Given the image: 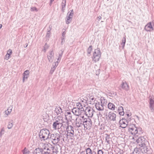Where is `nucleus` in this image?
<instances>
[{"label": "nucleus", "instance_id": "1", "mask_svg": "<svg viewBox=\"0 0 154 154\" xmlns=\"http://www.w3.org/2000/svg\"><path fill=\"white\" fill-rule=\"evenodd\" d=\"M47 154H53L55 152L54 147L50 143H44L42 148Z\"/></svg>", "mask_w": 154, "mask_h": 154}, {"label": "nucleus", "instance_id": "2", "mask_svg": "<svg viewBox=\"0 0 154 154\" xmlns=\"http://www.w3.org/2000/svg\"><path fill=\"white\" fill-rule=\"evenodd\" d=\"M50 133L49 131L46 129L41 130L39 134V136L41 141L45 140L49 138Z\"/></svg>", "mask_w": 154, "mask_h": 154}, {"label": "nucleus", "instance_id": "3", "mask_svg": "<svg viewBox=\"0 0 154 154\" xmlns=\"http://www.w3.org/2000/svg\"><path fill=\"white\" fill-rule=\"evenodd\" d=\"M141 130V128H137L134 125L130 126L128 128L129 131L132 134L137 136H138V134H140Z\"/></svg>", "mask_w": 154, "mask_h": 154}, {"label": "nucleus", "instance_id": "4", "mask_svg": "<svg viewBox=\"0 0 154 154\" xmlns=\"http://www.w3.org/2000/svg\"><path fill=\"white\" fill-rule=\"evenodd\" d=\"M66 130L67 132V136L70 139H72L74 136V131L73 127L68 125Z\"/></svg>", "mask_w": 154, "mask_h": 154}, {"label": "nucleus", "instance_id": "5", "mask_svg": "<svg viewBox=\"0 0 154 154\" xmlns=\"http://www.w3.org/2000/svg\"><path fill=\"white\" fill-rule=\"evenodd\" d=\"M52 143L56 144L58 143L60 140V135L57 133L51 134L49 138Z\"/></svg>", "mask_w": 154, "mask_h": 154}, {"label": "nucleus", "instance_id": "6", "mask_svg": "<svg viewBox=\"0 0 154 154\" xmlns=\"http://www.w3.org/2000/svg\"><path fill=\"white\" fill-rule=\"evenodd\" d=\"M58 119L57 117V120L54 122L53 125V127L54 130L60 129L63 126V121L62 119Z\"/></svg>", "mask_w": 154, "mask_h": 154}, {"label": "nucleus", "instance_id": "7", "mask_svg": "<svg viewBox=\"0 0 154 154\" xmlns=\"http://www.w3.org/2000/svg\"><path fill=\"white\" fill-rule=\"evenodd\" d=\"M84 118V116L77 117L75 119V125L78 128L82 127L83 126V121Z\"/></svg>", "mask_w": 154, "mask_h": 154}, {"label": "nucleus", "instance_id": "8", "mask_svg": "<svg viewBox=\"0 0 154 154\" xmlns=\"http://www.w3.org/2000/svg\"><path fill=\"white\" fill-rule=\"evenodd\" d=\"M92 125V122L91 119L89 117L85 118L83 121V126L85 128L87 129L90 128Z\"/></svg>", "mask_w": 154, "mask_h": 154}, {"label": "nucleus", "instance_id": "9", "mask_svg": "<svg viewBox=\"0 0 154 154\" xmlns=\"http://www.w3.org/2000/svg\"><path fill=\"white\" fill-rule=\"evenodd\" d=\"M101 53L99 49H95L92 57L93 60L95 62L98 61L101 57Z\"/></svg>", "mask_w": 154, "mask_h": 154}, {"label": "nucleus", "instance_id": "10", "mask_svg": "<svg viewBox=\"0 0 154 154\" xmlns=\"http://www.w3.org/2000/svg\"><path fill=\"white\" fill-rule=\"evenodd\" d=\"M94 113V111L93 108L90 107H87L84 110V113L88 117H92Z\"/></svg>", "mask_w": 154, "mask_h": 154}, {"label": "nucleus", "instance_id": "11", "mask_svg": "<svg viewBox=\"0 0 154 154\" xmlns=\"http://www.w3.org/2000/svg\"><path fill=\"white\" fill-rule=\"evenodd\" d=\"M72 112L77 117L83 116V114H84V111H82V110H80L75 107H74L72 109Z\"/></svg>", "mask_w": 154, "mask_h": 154}, {"label": "nucleus", "instance_id": "12", "mask_svg": "<svg viewBox=\"0 0 154 154\" xmlns=\"http://www.w3.org/2000/svg\"><path fill=\"white\" fill-rule=\"evenodd\" d=\"M73 15V10H71L68 13L66 20V24H68L70 23L72 20Z\"/></svg>", "mask_w": 154, "mask_h": 154}, {"label": "nucleus", "instance_id": "13", "mask_svg": "<svg viewBox=\"0 0 154 154\" xmlns=\"http://www.w3.org/2000/svg\"><path fill=\"white\" fill-rule=\"evenodd\" d=\"M136 142L138 145L140 146L144 145L147 144V142L145 140V139L143 137H140L137 140Z\"/></svg>", "mask_w": 154, "mask_h": 154}, {"label": "nucleus", "instance_id": "14", "mask_svg": "<svg viewBox=\"0 0 154 154\" xmlns=\"http://www.w3.org/2000/svg\"><path fill=\"white\" fill-rule=\"evenodd\" d=\"M54 53L53 50L50 51L47 55L48 59L49 62L52 63L54 59Z\"/></svg>", "mask_w": 154, "mask_h": 154}, {"label": "nucleus", "instance_id": "15", "mask_svg": "<svg viewBox=\"0 0 154 154\" xmlns=\"http://www.w3.org/2000/svg\"><path fill=\"white\" fill-rule=\"evenodd\" d=\"M95 106L96 109L99 111H102L104 109V106L100 102H97Z\"/></svg>", "mask_w": 154, "mask_h": 154}, {"label": "nucleus", "instance_id": "16", "mask_svg": "<svg viewBox=\"0 0 154 154\" xmlns=\"http://www.w3.org/2000/svg\"><path fill=\"white\" fill-rule=\"evenodd\" d=\"M108 116L109 119L111 121H114L116 120V114L113 112H109Z\"/></svg>", "mask_w": 154, "mask_h": 154}, {"label": "nucleus", "instance_id": "17", "mask_svg": "<svg viewBox=\"0 0 154 154\" xmlns=\"http://www.w3.org/2000/svg\"><path fill=\"white\" fill-rule=\"evenodd\" d=\"M120 127L122 128H125L128 125V122L126 120L122 119L119 122Z\"/></svg>", "mask_w": 154, "mask_h": 154}, {"label": "nucleus", "instance_id": "18", "mask_svg": "<svg viewBox=\"0 0 154 154\" xmlns=\"http://www.w3.org/2000/svg\"><path fill=\"white\" fill-rule=\"evenodd\" d=\"M121 88L123 89L128 91L129 89L128 85L126 81H123L121 84Z\"/></svg>", "mask_w": 154, "mask_h": 154}, {"label": "nucleus", "instance_id": "19", "mask_svg": "<svg viewBox=\"0 0 154 154\" xmlns=\"http://www.w3.org/2000/svg\"><path fill=\"white\" fill-rule=\"evenodd\" d=\"M96 96V95H93V96H90L87 100L90 102V103L91 104H93L94 103H96L97 102L95 97Z\"/></svg>", "mask_w": 154, "mask_h": 154}, {"label": "nucleus", "instance_id": "20", "mask_svg": "<svg viewBox=\"0 0 154 154\" xmlns=\"http://www.w3.org/2000/svg\"><path fill=\"white\" fill-rule=\"evenodd\" d=\"M46 152L44 151L42 148H36L33 152V154H44Z\"/></svg>", "mask_w": 154, "mask_h": 154}, {"label": "nucleus", "instance_id": "21", "mask_svg": "<svg viewBox=\"0 0 154 154\" xmlns=\"http://www.w3.org/2000/svg\"><path fill=\"white\" fill-rule=\"evenodd\" d=\"M147 144L140 146V149L142 153H146L148 151V149L146 145Z\"/></svg>", "mask_w": 154, "mask_h": 154}, {"label": "nucleus", "instance_id": "22", "mask_svg": "<svg viewBox=\"0 0 154 154\" xmlns=\"http://www.w3.org/2000/svg\"><path fill=\"white\" fill-rule=\"evenodd\" d=\"M145 29L148 31L152 30L153 29L152 25L151 23L150 22L146 25L145 26Z\"/></svg>", "mask_w": 154, "mask_h": 154}, {"label": "nucleus", "instance_id": "23", "mask_svg": "<svg viewBox=\"0 0 154 154\" xmlns=\"http://www.w3.org/2000/svg\"><path fill=\"white\" fill-rule=\"evenodd\" d=\"M29 70H26L24 71V72L23 73V82H24L25 79L27 80L29 77Z\"/></svg>", "mask_w": 154, "mask_h": 154}, {"label": "nucleus", "instance_id": "24", "mask_svg": "<svg viewBox=\"0 0 154 154\" xmlns=\"http://www.w3.org/2000/svg\"><path fill=\"white\" fill-rule=\"evenodd\" d=\"M49 117V116L46 112H43L42 113V118L45 121L47 120Z\"/></svg>", "mask_w": 154, "mask_h": 154}, {"label": "nucleus", "instance_id": "25", "mask_svg": "<svg viewBox=\"0 0 154 154\" xmlns=\"http://www.w3.org/2000/svg\"><path fill=\"white\" fill-rule=\"evenodd\" d=\"M55 111L57 115L61 114L63 112L61 107L59 106L56 107Z\"/></svg>", "mask_w": 154, "mask_h": 154}, {"label": "nucleus", "instance_id": "26", "mask_svg": "<svg viewBox=\"0 0 154 154\" xmlns=\"http://www.w3.org/2000/svg\"><path fill=\"white\" fill-rule=\"evenodd\" d=\"M76 106H77L76 107H75L76 108H78L80 110H82V111H84L83 106L82 105L81 103L80 102L77 103H76Z\"/></svg>", "mask_w": 154, "mask_h": 154}, {"label": "nucleus", "instance_id": "27", "mask_svg": "<svg viewBox=\"0 0 154 154\" xmlns=\"http://www.w3.org/2000/svg\"><path fill=\"white\" fill-rule=\"evenodd\" d=\"M149 104L150 109L151 110H153L154 107V101L151 98L149 99Z\"/></svg>", "mask_w": 154, "mask_h": 154}, {"label": "nucleus", "instance_id": "28", "mask_svg": "<svg viewBox=\"0 0 154 154\" xmlns=\"http://www.w3.org/2000/svg\"><path fill=\"white\" fill-rule=\"evenodd\" d=\"M118 112L120 115L123 116L124 114L123 108L121 106L119 107L118 109Z\"/></svg>", "mask_w": 154, "mask_h": 154}, {"label": "nucleus", "instance_id": "29", "mask_svg": "<svg viewBox=\"0 0 154 154\" xmlns=\"http://www.w3.org/2000/svg\"><path fill=\"white\" fill-rule=\"evenodd\" d=\"M108 107L109 109L112 110H114L115 109V106L113 103H109L108 104Z\"/></svg>", "mask_w": 154, "mask_h": 154}, {"label": "nucleus", "instance_id": "30", "mask_svg": "<svg viewBox=\"0 0 154 154\" xmlns=\"http://www.w3.org/2000/svg\"><path fill=\"white\" fill-rule=\"evenodd\" d=\"M66 5V0H63L61 4L62 11L63 12L65 10V6Z\"/></svg>", "mask_w": 154, "mask_h": 154}, {"label": "nucleus", "instance_id": "31", "mask_svg": "<svg viewBox=\"0 0 154 154\" xmlns=\"http://www.w3.org/2000/svg\"><path fill=\"white\" fill-rule=\"evenodd\" d=\"M100 102L102 103L104 106L105 104H106L107 103L106 100L103 97H100Z\"/></svg>", "mask_w": 154, "mask_h": 154}, {"label": "nucleus", "instance_id": "32", "mask_svg": "<svg viewBox=\"0 0 154 154\" xmlns=\"http://www.w3.org/2000/svg\"><path fill=\"white\" fill-rule=\"evenodd\" d=\"M141 152L140 149L136 148L134 149L132 154H141Z\"/></svg>", "mask_w": 154, "mask_h": 154}, {"label": "nucleus", "instance_id": "33", "mask_svg": "<svg viewBox=\"0 0 154 154\" xmlns=\"http://www.w3.org/2000/svg\"><path fill=\"white\" fill-rule=\"evenodd\" d=\"M12 106H10L8 107V109L5 111V114L7 115L10 114L12 111Z\"/></svg>", "mask_w": 154, "mask_h": 154}, {"label": "nucleus", "instance_id": "34", "mask_svg": "<svg viewBox=\"0 0 154 154\" xmlns=\"http://www.w3.org/2000/svg\"><path fill=\"white\" fill-rule=\"evenodd\" d=\"M65 116H66V118L68 117L69 119H72V114L70 112H66L65 113Z\"/></svg>", "mask_w": 154, "mask_h": 154}, {"label": "nucleus", "instance_id": "35", "mask_svg": "<svg viewBox=\"0 0 154 154\" xmlns=\"http://www.w3.org/2000/svg\"><path fill=\"white\" fill-rule=\"evenodd\" d=\"M13 123L14 122L13 120H11L10 122H9L7 127L8 129H10L12 128L13 125Z\"/></svg>", "mask_w": 154, "mask_h": 154}, {"label": "nucleus", "instance_id": "36", "mask_svg": "<svg viewBox=\"0 0 154 154\" xmlns=\"http://www.w3.org/2000/svg\"><path fill=\"white\" fill-rule=\"evenodd\" d=\"M106 136L105 137L106 141L107 142L108 144H109L111 140V138L109 137V136L108 135L106 134Z\"/></svg>", "mask_w": 154, "mask_h": 154}, {"label": "nucleus", "instance_id": "37", "mask_svg": "<svg viewBox=\"0 0 154 154\" xmlns=\"http://www.w3.org/2000/svg\"><path fill=\"white\" fill-rule=\"evenodd\" d=\"M23 154H29V151L26 148H25L22 151Z\"/></svg>", "mask_w": 154, "mask_h": 154}, {"label": "nucleus", "instance_id": "38", "mask_svg": "<svg viewBox=\"0 0 154 154\" xmlns=\"http://www.w3.org/2000/svg\"><path fill=\"white\" fill-rule=\"evenodd\" d=\"M126 42V38L125 36L124 37L122 40V43L121 44V45H122L123 48L125 46V44Z\"/></svg>", "mask_w": 154, "mask_h": 154}, {"label": "nucleus", "instance_id": "39", "mask_svg": "<svg viewBox=\"0 0 154 154\" xmlns=\"http://www.w3.org/2000/svg\"><path fill=\"white\" fill-rule=\"evenodd\" d=\"M86 154H92L91 149L89 148H88L86 149Z\"/></svg>", "mask_w": 154, "mask_h": 154}, {"label": "nucleus", "instance_id": "40", "mask_svg": "<svg viewBox=\"0 0 154 154\" xmlns=\"http://www.w3.org/2000/svg\"><path fill=\"white\" fill-rule=\"evenodd\" d=\"M5 128L4 127L2 128L1 131L0 132V137H1L2 135L4 134L5 133Z\"/></svg>", "mask_w": 154, "mask_h": 154}, {"label": "nucleus", "instance_id": "41", "mask_svg": "<svg viewBox=\"0 0 154 154\" xmlns=\"http://www.w3.org/2000/svg\"><path fill=\"white\" fill-rule=\"evenodd\" d=\"M48 47L49 46L48 45H47V43H45L44 46L43 47L44 48L42 50V51H43L44 52H45L47 50L48 48Z\"/></svg>", "mask_w": 154, "mask_h": 154}, {"label": "nucleus", "instance_id": "42", "mask_svg": "<svg viewBox=\"0 0 154 154\" xmlns=\"http://www.w3.org/2000/svg\"><path fill=\"white\" fill-rule=\"evenodd\" d=\"M92 50V46H90L89 47L88 49V53L89 54H90Z\"/></svg>", "mask_w": 154, "mask_h": 154}, {"label": "nucleus", "instance_id": "43", "mask_svg": "<svg viewBox=\"0 0 154 154\" xmlns=\"http://www.w3.org/2000/svg\"><path fill=\"white\" fill-rule=\"evenodd\" d=\"M10 55V54L8 52L5 57V59L8 60L9 58Z\"/></svg>", "mask_w": 154, "mask_h": 154}, {"label": "nucleus", "instance_id": "44", "mask_svg": "<svg viewBox=\"0 0 154 154\" xmlns=\"http://www.w3.org/2000/svg\"><path fill=\"white\" fill-rule=\"evenodd\" d=\"M50 34H51V31H47L46 35V38H49L50 37Z\"/></svg>", "mask_w": 154, "mask_h": 154}, {"label": "nucleus", "instance_id": "45", "mask_svg": "<svg viewBox=\"0 0 154 154\" xmlns=\"http://www.w3.org/2000/svg\"><path fill=\"white\" fill-rule=\"evenodd\" d=\"M63 51H62L61 53V54H59V56L58 58L57 59L58 61H60V60H61V58L62 56V55L63 54Z\"/></svg>", "mask_w": 154, "mask_h": 154}, {"label": "nucleus", "instance_id": "46", "mask_svg": "<svg viewBox=\"0 0 154 154\" xmlns=\"http://www.w3.org/2000/svg\"><path fill=\"white\" fill-rule=\"evenodd\" d=\"M31 11H38V10H37L36 8L35 7H33L31 8Z\"/></svg>", "mask_w": 154, "mask_h": 154}, {"label": "nucleus", "instance_id": "47", "mask_svg": "<svg viewBox=\"0 0 154 154\" xmlns=\"http://www.w3.org/2000/svg\"><path fill=\"white\" fill-rule=\"evenodd\" d=\"M55 70V69L51 67L50 71V73L51 74H52L54 71Z\"/></svg>", "mask_w": 154, "mask_h": 154}, {"label": "nucleus", "instance_id": "48", "mask_svg": "<svg viewBox=\"0 0 154 154\" xmlns=\"http://www.w3.org/2000/svg\"><path fill=\"white\" fill-rule=\"evenodd\" d=\"M103 152L102 150H99L98 151V154H103Z\"/></svg>", "mask_w": 154, "mask_h": 154}, {"label": "nucleus", "instance_id": "49", "mask_svg": "<svg viewBox=\"0 0 154 154\" xmlns=\"http://www.w3.org/2000/svg\"><path fill=\"white\" fill-rule=\"evenodd\" d=\"M64 42H65V38H64V37H62L61 38V44H62Z\"/></svg>", "mask_w": 154, "mask_h": 154}, {"label": "nucleus", "instance_id": "50", "mask_svg": "<svg viewBox=\"0 0 154 154\" xmlns=\"http://www.w3.org/2000/svg\"><path fill=\"white\" fill-rule=\"evenodd\" d=\"M100 69H98L96 71V75H99V74L100 73Z\"/></svg>", "mask_w": 154, "mask_h": 154}, {"label": "nucleus", "instance_id": "51", "mask_svg": "<svg viewBox=\"0 0 154 154\" xmlns=\"http://www.w3.org/2000/svg\"><path fill=\"white\" fill-rule=\"evenodd\" d=\"M60 61H57L56 62H55L54 63V66H57L58 65V63Z\"/></svg>", "mask_w": 154, "mask_h": 154}, {"label": "nucleus", "instance_id": "52", "mask_svg": "<svg viewBox=\"0 0 154 154\" xmlns=\"http://www.w3.org/2000/svg\"><path fill=\"white\" fill-rule=\"evenodd\" d=\"M52 27V26H51V25H50L49 27V29H48V31H51V29Z\"/></svg>", "mask_w": 154, "mask_h": 154}, {"label": "nucleus", "instance_id": "53", "mask_svg": "<svg viewBox=\"0 0 154 154\" xmlns=\"http://www.w3.org/2000/svg\"><path fill=\"white\" fill-rule=\"evenodd\" d=\"M65 34H66V32H65V31H63V33L62 34V36L63 37H64Z\"/></svg>", "mask_w": 154, "mask_h": 154}, {"label": "nucleus", "instance_id": "54", "mask_svg": "<svg viewBox=\"0 0 154 154\" xmlns=\"http://www.w3.org/2000/svg\"><path fill=\"white\" fill-rule=\"evenodd\" d=\"M8 52L9 53V54H10V55L12 53V51L11 49H9L8 50Z\"/></svg>", "mask_w": 154, "mask_h": 154}, {"label": "nucleus", "instance_id": "55", "mask_svg": "<svg viewBox=\"0 0 154 154\" xmlns=\"http://www.w3.org/2000/svg\"><path fill=\"white\" fill-rule=\"evenodd\" d=\"M97 18L98 19V20H99L101 19V16H99Z\"/></svg>", "mask_w": 154, "mask_h": 154}, {"label": "nucleus", "instance_id": "56", "mask_svg": "<svg viewBox=\"0 0 154 154\" xmlns=\"http://www.w3.org/2000/svg\"><path fill=\"white\" fill-rule=\"evenodd\" d=\"M56 67H57L56 66H54V64H53V66H52V68H54V69H56Z\"/></svg>", "mask_w": 154, "mask_h": 154}, {"label": "nucleus", "instance_id": "57", "mask_svg": "<svg viewBox=\"0 0 154 154\" xmlns=\"http://www.w3.org/2000/svg\"><path fill=\"white\" fill-rule=\"evenodd\" d=\"M53 2V1H51V0H50V6H51V4H52V2Z\"/></svg>", "mask_w": 154, "mask_h": 154}, {"label": "nucleus", "instance_id": "58", "mask_svg": "<svg viewBox=\"0 0 154 154\" xmlns=\"http://www.w3.org/2000/svg\"><path fill=\"white\" fill-rule=\"evenodd\" d=\"M54 151H55L54 152H55L56 154H57V153L58 152V151H57V150L56 149H55V148H54Z\"/></svg>", "mask_w": 154, "mask_h": 154}, {"label": "nucleus", "instance_id": "59", "mask_svg": "<svg viewBox=\"0 0 154 154\" xmlns=\"http://www.w3.org/2000/svg\"><path fill=\"white\" fill-rule=\"evenodd\" d=\"M28 46V44H26V45H25V46H24L25 48H26Z\"/></svg>", "mask_w": 154, "mask_h": 154}, {"label": "nucleus", "instance_id": "60", "mask_svg": "<svg viewBox=\"0 0 154 154\" xmlns=\"http://www.w3.org/2000/svg\"><path fill=\"white\" fill-rule=\"evenodd\" d=\"M28 46V44H26V45H25V46H24L25 48H26Z\"/></svg>", "mask_w": 154, "mask_h": 154}, {"label": "nucleus", "instance_id": "61", "mask_svg": "<svg viewBox=\"0 0 154 154\" xmlns=\"http://www.w3.org/2000/svg\"><path fill=\"white\" fill-rule=\"evenodd\" d=\"M127 116H129V114H127Z\"/></svg>", "mask_w": 154, "mask_h": 154}]
</instances>
